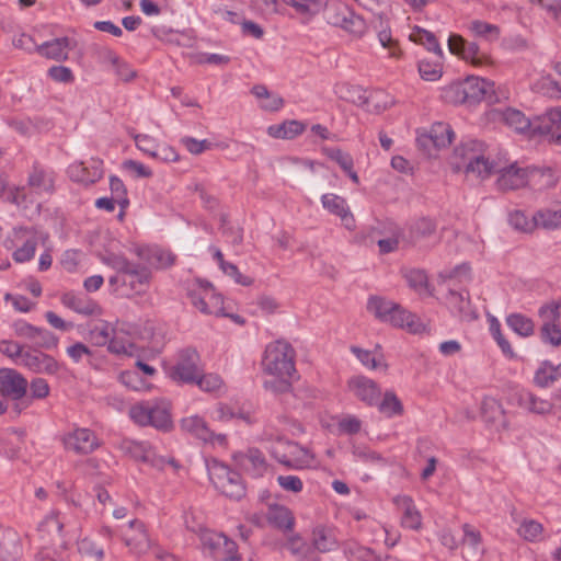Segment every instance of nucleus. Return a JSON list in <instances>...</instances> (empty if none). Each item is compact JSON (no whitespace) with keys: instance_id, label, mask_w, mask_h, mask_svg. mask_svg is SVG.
Wrapping results in <instances>:
<instances>
[{"instance_id":"f257e3e1","label":"nucleus","mask_w":561,"mask_h":561,"mask_svg":"<svg viewBox=\"0 0 561 561\" xmlns=\"http://www.w3.org/2000/svg\"><path fill=\"white\" fill-rule=\"evenodd\" d=\"M485 145L477 139L462 141L454 149L450 158V165L454 172H465L478 179L484 180L493 173H499L496 180L497 188L501 191H513L526 185V169L518 168L516 162L506 167H500L494 161L484 157Z\"/></svg>"},{"instance_id":"f03ea898","label":"nucleus","mask_w":561,"mask_h":561,"mask_svg":"<svg viewBox=\"0 0 561 561\" xmlns=\"http://www.w3.org/2000/svg\"><path fill=\"white\" fill-rule=\"evenodd\" d=\"M367 310L378 320L393 327L405 328L411 333H420L424 329L415 314L407 311L400 305L379 296H371L367 302Z\"/></svg>"},{"instance_id":"7ed1b4c3","label":"nucleus","mask_w":561,"mask_h":561,"mask_svg":"<svg viewBox=\"0 0 561 561\" xmlns=\"http://www.w3.org/2000/svg\"><path fill=\"white\" fill-rule=\"evenodd\" d=\"M294 347L285 341L278 340L267 345L262 362L263 369L272 376H296Z\"/></svg>"},{"instance_id":"20e7f679","label":"nucleus","mask_w":561,"mask_h":561,"mask_svg":"<svg viewBox=\"0 0 561 561\" xmlns=\"http://www.w3.org/2000/svg\"><path fill=\"white\" fill-rule=\"evenodd\" d=\"M129 415L141 426L151 425L164 432L173 426L169 405L164 402L135 404L130 408Z\"/></svg>"},{"instance_id":"39448f33","label":"nucleus","mask_w":561,"mask_h":561,"mask_svg":"<svg viewBox=\"0 0 561 561\" xmlns=\"http://www.w3.org/2000/svg\"><path fill=\"white\" fill-rule=\"evenodd\" d=\"M64 523L59 519L58 513H51L46 516L38 525V533L44 538L45 535L53 537L51 546H44L39 551L42 559L50 561H65V551L68 549L67 542L62 538Z\"/></svg>"},{"instance_id":"423d86ee","label":"nucleus","mask_w":561,"mask_h":561,"mask_svg":"<svg viewBox=\"0 0 561 561\" xmlns=\"http://www.w3.org/2000/svg\"><path fill=\"white\" fill-rule=\"evenodd\" d=\"M542 137L549 144L561 146V107L547 110L528 118V140Z\"/></svg>"},{"instance_id":"0eeeda50","label":"nucleus","mask_w":561,"mask_h":561,"mask_svg":"<svg viewBox=\"0 0 561 561\" xmlns=\"http://www.w3.org/2000/svg\"><path fill=\"white\" fill-rule=\"evenodd\" d=\"M202 371L198 352L193 347H185L176 353L175 363L169 368V377L178 383L193 385Z\"/></svg>"},{"instance_id":"6e6552de","label":"nucleus","mask_w":561,"mask_h":561,"mask_svg":"<svg viewBox=\"0 0 561 561\" xmlns=\"http://www.w3.org/2000/svg\"><path fill=\"white\" fill-rule=\"evenodd\" d=\"M209 478L215 488L227 497L241 500L245 495V485L240 473L225 463L215 461L209 469Z\"/></svg>"},{"instance_id":"1a4fd4ad","label":"nucleus","mask_w":561,"mask_h":561,"mask_svg":"<svg viewBox=\"0 0 561 561\" xmlns=\"http://www.w3.org/2000/svg\"><path fill=\"white\" fill-rule=\"evenodd\" d=\"M12 233L13 238L5 240V247L11 249L19 242L22 243V245L18 247L13 252V260L16 263H25L31 261L34 257L37 248V238L34 228L15 227Z\"/></svg>"},{"instance_id":"9d476101","label":"nucleus","mask_w":561,"mask_h":561,"mask_svg":"<svg viewBox=\"0 0 561 561\" xmlns=\"http://www.w3.org/2000/svg\"><path fill=\"white\" fill-rule=\"evenodd\" d=\"M198 290L191 289L188 298L191 302L205 314H218L221 310L222 299L220 295L214 293L210 283L197 279Z\"/></svg>"},{"instance_id":"9b49d317","label":"nucleus","mask_w":561,"mask_h":561,"mask_svg":"<svg viewBox=\"0 0 561 561\" xmlns=\"http://www.w3.org/2000/svg\"><path fill=\"white\" fill-rule=\"evenodd\" d=\"M329 22L356 37L363 36L367 31L365 20L346 5L336 7L330 14Z\"/></svg>"},{"instance_id":"f8f14e48","label":"nucleus","mask_w":561,"mask_h":561,"mask_svg":"<svg viewBox=\"0 0 561 561\" xmlns=\"http://www.w3.org/2000/svg\"><path fill=\"white\" fill-rule=\"evenodd\" d=\"M27 380L13 368H0V393L14 401L23 399L27 392Z\"/></svg>"},{"instance_id":"ddd939ff","label":"nucleus","mask_w":561,"mask_h":561,"mask_svg":"<svg viewBox=\"0 0 561 561\" xmlns=\"http://www.w3.org/2000/svg\"><path fill=\"white\" fill-rule=\"evenodd\" d=\"M347 388L353 396L368 407H375L381 397L380 387L366 376H353L347 381Z\"/></svg>"},{"instance_id":"4468645a","label":"nucleus","mask_w":561,"mask_h":561,"mask_svg":"<svg viewBox=\"0 0 561 561\" xmlns=\"http://www.w3.org/2000/svg\"><path fill=\"white\" fill-rule=\"evenodd\" d=\"M103 161L92 158L87 162H73L68 167L67 173L73 182L85 185L94 184L103 176Z\"/></svg>"},{"instance_id":"2eb2a0df","label":"nucleus","mask_w":561,"mask_h":561,"mask_svg":"<svg viewBox=\"0 0 561 561\" xmlns=\"http://www.w3.org/2000/svg\"><path fill=\"white\" fill-rule=\"evenodd\" d=\"M466 94H468V105H474L481 101L488 104L497 102V95L494 91V83L482 78L468 77L463 80Z\"/></svg>"},{"instance_id":"dca6fc26","label":"nucleus","mask_w":561,"mask_h":561,"mask_svg":"<svg viewBox=\"0 0 561 561\" xmlns=\"http://www.w3.org/2000/svg\"><path fill=\"white\" fill-rule=\"evenodd\" d=\"M19 364L35 374L54 375L59 369V365L53 356L43 353L37 348L26 350Z\"/></svg>"},{"instance_id":"f3484780","label":"nucleus","mask_w":561,"mask_h":561,"mask_svg":"<svg viewBox=\"0 0 561 561\" xmlns=\"http://www.w3.org/2000/svg\"><path fill=\"white\" fill-rule=\"evenodd\" d=\"M65 448L76 454L87 455L99 447L95 434L89 428H77L62 438Z\"/></svg>"},{"instance_id":"a211bd4d","label":"nucleus","mask_w":561,"mask_h":561,"mask_svg":"<svg viewBox=\"0 0 561 561\" xmlns=\"http://www.w3.org/2000/svg\"><path fill=\"white\" fill-rule=\"evenodd\" d=\"M321 202L322 206L328 211L341 218L342 224L346 229L353 230L355 228V219L345 198L336 194L328 193L322 195Z\"/></svg>"},{"instance_id":"6ab92c4d","label":"nucleus","mask_w":561,"mask_h":561,"mask_svg":"<svg viewBox=\"0 0 561 561\" xmlns=\"http://www.w3.org/2000/svg\"><path fill=\"white\" fill-rule=\"evenodd\" d=\"M123 286H128L136 294L146 290L151 278V272L148 267L130 262L124 271Z\"/></svg>"},{"instance_id":"aec40b11","label":"nucleus","mask_w":561,"mask_h":561,"mask_svg":"<svg viewBox=\"0 0 561 561\" xmlns=\"http://www.w3.org/2000/svg\"><path fill=\"white\" fill-rule=\"evenodd\" d=\"M181 427L183 431L192 434L204 443L213 442L214 439H217L219 443H224L226 440V435H215V433L209 430L207 423L198 415L184 417L181 421Z\"/></svg>"},{"instance_id":"412c9836","label":"nucleus","mask_w":561,"mask_h":561,"mask_svg":"<svg viewBox=\"0 0 561 561\" xmlns=\"http://www.w3.org/2000/svg\"><path fill=\"white\" fill-rule=\"evenodd\" d=\"M61 304L83 316H93L100 313L99 305L84 294L65 293L61 296Z\"/></svg>"},{"instance_id":"4be33fe9","label":"nucleus","mask_w":561,"mask_h":561,"mask_svg":"<svg viewBox=\"0 0 561 561\" xmlns=\"http://www.w3.org/2000/svg\"><path fill=\"white\" fill-rule=\"evenodd\" d=\"M396 505L402 511L401 524L403 527L417 530L422 525V517L414 505L412 497L399 495L394 497Z\"/></svg>"},{"instance_id":"5701e85b","label":"nucleus","mask_w":561,"mask_h":561,"mask_svg":"<svg viewBox=\"0 0 561 561\" xmlns=\"http://www.w3.org/2000/svg\"><path fill=\"white\" fill-rule=\"evenodd\" d=\"M0 550L5 561H16L22 556V543L19 534L7 528L0 531Z\"/></svg>"},{"instance_id":"b1692460","label":"nucleus","mask_w":561,"mask_h":561,"mask_svg":"<svg viewBox=\"0 0 561 561\" xmlns=\"http://www.w3.org/2000/svg\"><path fill=\"white\" fill-rule=\"evenodd\" d=\"M69 48V38L59 37L45 42L41 45H35L34 50L47 59L66 60L68 58Z\"/></svg>"},{"instance_id":"393cba45","label":"nucleus","mask_w":561,"mask_h":561,"mask_svg":"<svg viewBox=\"0 0 561 561\" xmlns=\"http://www.w3.org/2000/svg\"><path fill=\"white\" fill-rule=\"evenodd\" d=\"M287 462L289 469H306L311 467L313 455L309 449L300 446L298 443L288 440L287 444Z\"/></svg>"},{"instance_id":"a878e982","label":"nucleus","mask_w":561,"mask_h":561,"mask_svg":"<svg viewBox=\"0 0 561 561\" xmlns=\"http://www.w3.org/2000/svg\"><path fill=\"white\" fill-rule=\"evenodd\" d=\"M186 528L192 533L199 534L203 547L207 549L209 554L216 560V553L219 552L221 545L226 542L227 536L205 529L203 525H198L196 527L191 526L187 518Z\"/></svg>"},{"instance_id":"bb28decb","label":"nucleus","mask_w":561,"mask_h":561,"mask_svg":"<svg viewBox=\"0 0 561 561\" xmlns=\"http://www.w3.org/2000/svg\"><path fill=\"white\" fill-rule=\"evenodd\" d=\"M138 256L148 261L156 268H167L174 264L176 255L170 250L160 248L149 249L140 248L137 250Z\"/></svg>"},{"instance_id":"cd10ccee","label":"nucleus","mask_w":561,"mask_h":561,"mask_svg":"<svg viewBox=\"0 0 561 561\" xmlns=\"http://www.w3.org/2000/svg\"><path fill=\"white\" fill-rule=\"evenodd\" d=\"M266 518L271 525L284 531L291 530L295 524L291 511L278 504L268 506Z\"/></svg>"},{"instance_id":"c85d7f7f","label":"nucleus","mask_w":561,"mask_h":561,"mask_svg":"<svg viewBox=\"0 0 561 561\" xmlns=\"http://www.w3.org/2000/svg\"><path fill=\"white\" fill-rule=\"evenodd\" d=\"M233 459L247 472L256 473L265 468L264 456L255 448H251L247 453H237L233 455Z\"/></svg>"},{"instance_id":"c756f323","label":"nucleus","mask_w":561,"mask_h":561,"mask_svg":"<svg viewBox=\"0 0 561 561\" xmlns=\"http://www.w3.org/2000/svg\"><path fill=\"white\" fill-rule=\"evenodd\" d=\"M436 222L428 217H421L409 226V241L413 244L432 237L436 232Z\"/></svg>"},{"instance_id":"7c9ffc66","label":"nucleus","mask_w":561,"mask_h":561,"mask_svg":"<svg viewBox=\"0 0 561 561\" xmlns=\"http://www.w3.org/2000/svg\"><path fill=\"white\" fill-rule=\"evenodd\" d=\"M454 137L455 133L450 125L446 123H436L432 126L430 134L423 139L420 138L419 141H431L434 147L439 149L448 147L451 144Z\"/></svg>"},{"instance_id":"2f4dec72","label":"nucleus","mask_w":561,"mask_h":561,"mask_svg":"<svg viewBox=\"0 0 561 561\" xmlns=\"http://www.w3.org/2000/svg\"><path fill=\"white\" fill-rule=\"evenodd\" d=\"M312 543L319 552H330L337 548L339 540L332 528L317 527L312 533Z\"/></svg>"},{"instance_id":"473e14b6","label":"nucleus","mask_w":561,"mask_h":561,"mask_svg":"<svg viewBox=\"0 0 561 561\" xmlns=\"http://www.w3.org/2000/svg\"><path fill=\"white\" fill-rule=\"evenodd\" d=\"M561 377V364L552 365L550 362L545 360L540 364L534 376L536 386L547 388L556 382Z\"/></svg>"},{"instance_id":"72a5a7b5","label":"nucleus","mask_w":561,"mask_h":561,"mask_svg":"<svg viewBox=\"0 0 561 561\" xmlns=\"http://www.w3.org/2000/svg\"><path fill=\"white\" fill-rule=\"evenodd\" d=\"M334 92L339 99L353 103L357 106H365L367 103V92L359 85L340 83L335 85Z\"/></svg>"},{"instance_id":"f704fd0d","label":"nucleus","mask_w":561,"mask_h":561,"mask_svg":"<svg viewBox=\"0 0 561 561\" xmlns=\"http://www.w3.org/2000/svg\"><path fill=\"white\" fill-rule=\"evenodd\" d=\"M379 412L387 417L400 416L404 412L401 400L392 390H388L383 393L382 399H378L376 405Z\"/></svg>"},{"instance_id":"c9c22d12","label":"nucleus","mask_w":561,"mask_h":561,"mask_svg":"<svg viewBox=\"0 0 561 561\" xmlns=\"http://www.w3.org/2000/svg\"><path fill=\"white\" fill-rule=\"evenodd\" d=\"M538 185V188H549L554 186L557 178L550 167H528V183Z\"/></svg>"},{"instance_id":"e433bc0d","label":"nucleus","mask_w":561,"mask_h":561,"mask_svg":"<svg viewBox=\"0 0 561 561\" xmlns=\"http://www.w3.org/2000/svg\"><path fill=\"white\" fill-rule=\"evenodd\" d=\"M410 39L425 46L428 51H433L438 58H442L443 51L434 33L420 26H415L410 34Z\"/></svg>"},{"instance_id":"4c0bfd02","label":"nucleus","mask_w":561,"mask_h":561,"mask_svg":"<svg viewBox=\"0 0 561 561\" xmlns=\"http://www.w3.org/2000/svg\"><path fill=\"white\" fill-rule=\"evenodd\" d=\"M102 58L104 61L110 62L115 69L116 75L123 81H130L136 77V71L130 68V66L122 60L114 51L110 49H104L102 51Z\"/></svg>"},{"instance_id":"58836bf2","label":"nucleus","mask_w":561,"mask_h":561,"mask_svg":"<svg viewBox=\"0 0 561 561\" xmlns=\"http://www.w3.org/2000/svg\"><path fill=\"white\" fill-rule=\"evenodd\" d=\"M262 438L264 440L272 442V446L270 448L271 455L273 458L279 463L286 467L287 462V444L288 439H284V437L276 435L274 436L268 430H265L262 434Z\"/></svg>"},{"instance_id":"ea45409f","label":"nucleus","mask_w":561,"mask_h":561,"mask_svg":"<svg viewBox=\"0 0 561 561\" xmlns=\"http://www.w3.org/2000/svg\"><path fill=\"white\" fill-rule=\"evenodd\" d=\"M28 185L37 193L48 192L50 193L54 187L53 178L47 174L41 167L35 164L32 172L28 175Z\"/></svg>"},{"instance_id":"a19ab883","label":"nucleus","mask_w":561,"mask_h":561,"mask_svg":"<svg viewBox=\"0 0 561 561\" xmlns=\"http://www.w3.org/2000/svg\"><path fill=\"white\" fill-rule=\"evenodd\" d=\"M305 130V125L298 121L284 122L268 127V134L275 138L291 139Z\"/></svg>"},{"instance_id":"79ce46f5","label":"nucleus","mask_w":561,"mask_h":561,"mask_svg":"<svg viewBox=\"0 0 561 561\" xmlns=\"http://www.w3.org/2000/svg\"><path fill=\"white\" fill-rule=\"evenodd\" d=\"M124 449L135 460L152 462L154 454L150 445L146 442L127 440L124 443Z\"/></svg>"},{"instance_id":"37998d69","label":"nucleus","mask_w":561,"mask_h":561,"mask_svg":"<svg viewBox=\"0 0 561 561\" xmlns=\"http://www.w3.org/2000/svg\"><path fill=\"white\" fill-rule=\"evenodd\" d=\"M533 222L536 227H541L543 229H557L561 226V209L539 210L533 216Z\"/></svg>"},{"instance_id":"c03bdc74","label":"nucleus","mask_w":561,"mask_h":561,"mask_svg":"<svg viewBox=\"0 0 561 561\" xmlns=\"http://www.w3.org/2000/svg\"><path fill=\"white\" fill-rule=\"evenodd\" d=\"M343 551L348 561H374L376 558L371 549L354 541L346 542Z\"/></svg>"},{"instance_id":"a18cd8bd","label":"nucleus","mask_w":561,"mask_h":561,"mask_svg":"<svg viewBox=\"0 0 561 561\" xmlns=\"http://www.w3.org/2000/svg\"><path fill=\"white\" fill-rule=\"evenodd\" d=\"M480 410L482 419L488 423H495L503 415L500 402L491 397L483 398Z\"/></svg>"},{"instance_id":"49530a36","label":"nucleus","mask_w":561,"mask_h":561,"mask_svg":"<svg viewBox=\"0 0 561 561\" xmlns=\"http://www.w3.org/2000/svg\"><path fill=\"white\" fill-rule=\"evenodd\" d=\"M443 99L448 103L467 104L468 94H466V85L463 81L453 82L443 90Z\"/></svg>"},{"instance_id":"de8ad7c7","label":"nucleus","mask_w":561,"mask_h":561,"mask_svg":"<svg viewBox=\"0 0 561 561\" xmlns=\"http://www.w3.org/2000/svg\"><path fill=\"white\" fill-rule=\"evenodd\" d=\"M367 103L365 106L368 111L374 113H380L388 108L392 101L389 98L388 94H386L382 90H376L370 92L369 94L366 93Z\"/></svg>"},{"instance_id":"09e8293b","label":"nucleus","mask_w":561,"mask_h":561,"mask_svg":"<svg viewBox=\"0 0 561 561\" xmlns=\"http://www.w3.org/2000/svg\"><path fill=\"white\" fill-rule=\"evenodd\" d=\"M112 332L113 330L111 329L110 323L101 321L100 324H95L89 330V341L95 346L107 345Z\"/></svg>"},{"instance_id":"8fccbe9b","label":"nucleus","mask_w":561,"mask_h":561,"mask_svg":"<svg viewBox=\"0 0 561 561\" xmlns=\"http://www.w3.org/2000/svg\"><path fill=\"white\" fill-rule=\"evenodd\" d=\"M469 30L479 37L485 38V39H496L500 36V28L499 26L481 21V20H473L469 24Z\"/></svg>"},{"instance_id":"3c124183","label":"nucleus","mask_w":561,"mask_h":561,"mask_svg":"<svg viewBox=\"0 0 561 561\" xmlns=\"http://www.w3.org/2000/svg\"><path fill=\"white\" fill-rule=\"evenodd\" d=\"M32 342L34 343L37 350L44 348L50 351L57 348L59 339L53 332L44 328H38L35 334V340H33Z\"/></svg>"},{"instance_id":"603ef678","label":"nucleus","mask_w":561,"mask_h":561,"mask_svg":"<svg viewBox=\"0 0 561 561\" xmlns=\"http://www.w3.org/2000/svg\"><path fill=\"white\" fill-rule=\"evenodd\" d=\"M110 190L112 197L115 198L119 207L122 209H126L129 205V199L127 198V190L123 181L117 176L112 175L110 178Z\"/></svg>"},{"instance_id":"864d4df0","label":"nucleus","mask_w":561,"mask_h":561,"mask_svg":"<svg viewBox=\"0 0 561 561\" xmlns=\"http://www.w3.org/2000/svg\"><path fill=\"white\" fill-rule=\"evenodd\" d=\"M419 72L424 80H438L442 77V64L439 61L421 60Z\"/></svg>"},{"instance_id":"5fc2aeb1","label":"nucleus","mask_w":561,"mask_h":561,"mask_svg":"<svg viewBox=\"0 0 561 561\" xmlns=\"http://www.w3.org/2000/svg\"><path fill=\"white\" fill-rule=\"evenodd\" d=\"M327 157L334 160L343 171H350L354 167L351 154L343 152L340 148H323Z\"/></svg>"},{"instance_id":"6e6d98bb","label":"nucleus","mask_w":561,"mask_h":561,"mask_svg":"<svg viewBox=\"0 0 561 561\" xmlns=\"http://www.w3.org/2000/svg\"><path fill=\"white\" fill-rule=\"evenodd\" d=\"M203 391L211 392L218 390L222 385V379L216 374H204V370L194 381Z\"/></svg>"},{"instance_id":"4d7b16f0","label":"nucleus","mask_w":561,"mask_h":561,"mask_svg":"<svg viewBox=\"0 0 561 561\" xmlns=\"http://www.w3.org/2000/svg\"><path fill=\"white\" fill-rule=\"evenodd\" d=\"M24 352V346L19 342L11 340L0 341V353L13 359L18 364V359H22Z\"/></svg>"},{"instance_id":"13d9d810","label":"nucleus","mask_w":561,"mask_h":561,"mask_svg":"<svg viewBox=\"0 0 561 561\" xmlns=\"http://www.w3.org/2000/svg\"><path fill=\"white\" fill-rule=\"evenodd\" d=\"M448 302L453 308L457 310L459 317L463 318L468 314L470 306L468 295L465 296L462 293L450 290Z\"/></svg>"},{"instance_id":"bf43d9fd","label":"nucleus","mask_w":561,"mask_h":561,"mask_svg":"<svg viewBox=\"0 0 561 561\" xmlns=\"http://www.w3.org/2000/svg\"><path fill=\"white\" fill-rule=\"evenodd\" d=\"M241 559L238 553L237 543L226 537V542H224L220 547L219 552L216 553L217 561H239Z\"/></svg>"},{"instance_id":"052dcab7","label":"nucleus","mask_w":561,"mask_h":561,"mask_svg":"<svg viewBox=\"0 0 561 561\" xmlns=\"http://www.w3.org/2000/svg\"><path fill=\"white\" fill-rule=\"evenodd\" d=\"M505 123L513 127L517 133H524L526 130V121L523 112L515 108H507L504 112Z\"/></svg>"},{"instance_id":"680f3d73","label":"nucleus","mask_w":561,"mask_h":561,"mask_svg":"<svg viewBox=\"0 0 561 561\" xmlns=\"http://www.w3.org/2000/svg\"><path fill=\"white\" fill-rule=\"evenodd\" d=\"M461 58L470 60L473 65L479 66L488 60V57L480 54L479 45L474 42H466Z\"/></svg>"},{"instance_id":"e2e57ef3","label":"nucleus","mask_w":561,"mask_h":561,"mask_svg":"<svg viewBox=\"0 0 561 561\" xmlns=\"http://www.w3.org/2000/svg\"><path fill=\"white\" fill-rule=\"evenodd\" d=\"M125 543L136 554L147 552L150 547V541L147 533H141L130 538H125Z\"/></svg>"},{"instance_id":"0e129e2a","label":"nucleus","mask_w":561,"mask_h":561,"mask_svg":"<svg viewBox=\"0 0 561 561\" xmlns=\"http://www.w3.org/2000/svg\"><path fill=\"white\" fill-rule=\"evenodd\" d=\"M541 339L553 346L561 345V330L553 323H546L541 328Z\"/></svg>"},{"instance_id":"69168bd1","label":"nucleus","mask_w":561,"mask_h":561,"mask_svg":"<svg viewBox=\"0 0 561 561\" xmlns=\"http://www.w3.org/2000/svg\"><path fill=\"white\" fill-rule=\"evenodd\" d=\"M404 277L409 286L415 290H421L427 285V276L422 270H410Z\"/></svg>"},{"instance_id":"338daca9","label":"nucleus","mask_w":561,"mask_h":561,"mask_svg":"<svg viewBox=\"0 0 561 561\" xmlns=\"http://www.w3.org/2000/svg\"><path fill=\"white\" fill-rule=\"evenodd\" d=\"M277 483L283 490L293 493H299L304 488L302 481L297 476H278Z\"/></svg>"},{"instance_id":"774afa93","label":"nucleus","mask_w":561,"mask_h":561,"mask_svg":"<svg viewBox=\"0 0 561 561\" xmlns=\"http://www.w3.org/2000/svg\"><path fill=\"white\" fill-rule=\"evenodd\" d=\"M136 147L142 152L153 158V153L158 147L156 139L149 135L137 134L134 136Z\"/></svg>"}]
</instances>
